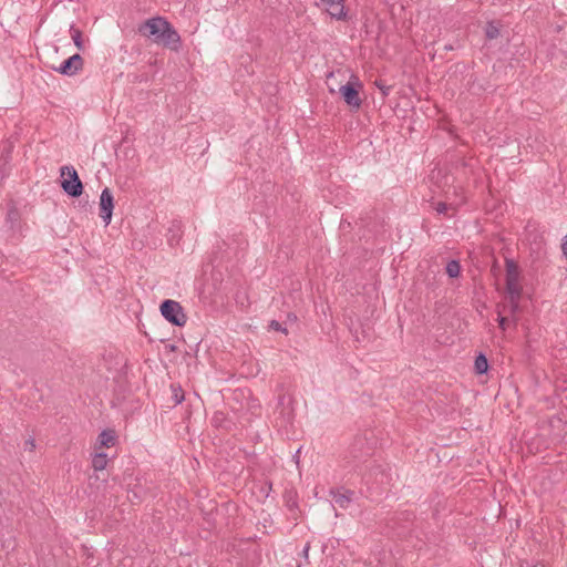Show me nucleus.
<instances>
[{
  "label": "nucleus",
  "instance_id": "1",
  "mask_svg": "<svg viewBox=\"0 0 567 567\" xmlns=\"http://www.w3.org/2000/svg\"><path fill=\"white\" fill-rule=\"evenodd\" d=\"M373 453L372 442L365 437H355L349 447L344 466L369 482L370 476L380 470V466L375 465V460L372 458Z\"/></svg>",
  "mask_w": 567,
  "mask_h": 567
},
{
  "label": "nucleus",
  "instance_id": "26",
  "mask_svg": "<svg viewBox=\"0 0 567 567\" xmlns=\"http://www.w3.org/2000/svg\"><path fill=\"white\" fill-rule=\"evenodd\" d=\"M287 505L290 511H292L295 507H297V502L292 498L291 495H289L287 498Z\"/></svg>",
  "mask_w": 567,
  "mask_h": 567
},
{
  "label": "nucleus",
  "instance_id": "19",
  "mask_svg": "<svg viewBox=\"0 0 567 567\" xmlns=\"http://www.w3.org/2000/svg\"><path fill=\"white\" fill-rule=\"evenodd\" d=\"M70 32H71V37H72V40H73L75 47L79 50H83L84 44H83V40H82V32L79 29H76L74 25L71 27Z\"/></svg>",
  "mask_w": 567,
  "mask_h": 567
},
{
  "label": "nucleus",
  "instance_id": "12",
  "mask_svg": "<svg viewBox=\"0 0 567 567\" xmlns=\"http://www.w3.org/2000/svg\"><path fill=\"white\" fill-rule=\"evenodd\" d=\"M506 268V280L518 281L519 280V268L516 261L513 259L506 258L505 260Z\"/></svg>",
  "mask_w": 567,
  "mask_h": 567
},
{
  "label": "nucleus",
  "instance_id": "21",
  "mask_svg": "<svg viewBox=\"0 0 567 567\" xmlns=\"http://www.w3.org/2000/svg\"><path fill=\"white\" fill-rule=\"evenodd\" d=\"M497 312H498V319H497L498 326L503 331H505L509 319H508V317L502 316L501 306H498Z\"/></svg>",
  "mask_w": 567,
  "mask_h": 567
},
{
  "label": "nucleus",
  "instance_id": "18",
  "mask_svg": "<svg viewBox=\"0 0 567 567\" xmlns=\"http://www.w3.org/2000/svg\"><path fill=\"white\" fill-rule=\"evenodd\" d=\"M485 37L488 40H494L499 37V28L494 22H487L485 27Z\"/></svg>",
  "mask_w": 567,
  "mask_h": 567
},
{
  "label": "nucleus",
  "instance_id": "16",
  "mask_svg": "<svg viewBox=\"0 0 567 567\" xmlns=\"http://www.w3.org/2000/svg\"><path fill=\"white\" fill-rule=\"evenodd\" d=\"M474 368H475L476 373H478V374H483V373L487 372L488 362H487L486 357L483 353H480L475 358Z\"/></svg>",
  "mask_w": 567,
  "mask_h": 567
},
{
  "label": "nucleus",
  "instance_id": "14",
  "mask_svg": "<svg viewBox=\"0 0 567 567\" xmlns=\"http://www.w3.org/2000/svg\"><path fill=\"white\" fill-rule=\"evenodd\" d=\"M99 442L101 446L111 447L116 442V435L113 430H104L99 435Z\"/></svg>",
  "mask_w": 567,
  "mask_h": 567
},
{
  "label": "nucleus",
  "instance_id": "23",
  "mask_svg": "<svg viewBox=\"0 0 567 567\" xmlns=\"http://www.w3.org/2000/svg\"><path fill=\"white\" fill-rule=\"evenodd\" d=\"M435 209L439 214H445L449 209V205L445 203H439Z\"/></svg>",
  "mask_w": 567,
  "mask_h": 567
},
{
  "label": "nucleus",
  "instance_id": "20",
  "mask_svg": "<svg viewBox=\"0 0 567 567\" xmlns=\"http://www.w3.org/2000/svg\"><path fill=\"white\" fill-rule=\"evenodd\" d=\"M173 400L175 404H181L184 401V391L179 385L172 384Z\"/></svg>",
  "mask_w": 567,
  "mask_h": 567
},
{
  "label": "nucleus",
  "instance_id": "24",
  "mask_svg": "<svg viewBox=\"0 0 567 567\" xmlns=\"http://www.w3.org/2000/svg\"><path fill=\"white\" fill-rule=\"evenodd\" d=\"M377 86L382 91L383 96H386L390 91V86L384 85L382 82H375Z\"/></svg>",
  "mask_w": 567,
  "mask_h": 567
},
{
  "label": "nucleus",
  "instance_id": "22",
  "mask_svg": "<svg viewBox=\"0 0 567 567\" xmlns=\"http://www.w3.org/2000/svg\"><path fill=\"white\" fill-rule=\"evenodd\" d=\"M269 328L271 330H275V331H280V332H284L287 334V329L282 327V324L280 322H278L277 320H271L270 321V324H269Z\"/></svg>",
  "mask_w": 567,
  "mask_h": 567
},
{
  "label": "nucleus",
  "instance_id": "25",
  "mask_svg": "<svg viewBox=\"0 0 567 567\" xmlns=\"http://www.w3.org/2000/svg\"><path fill=\"white\" fill-rule=\"evenodd\" d=\"M309 549H310V543L308 542V543L305 545L303 549H302V557L305 558V560H306L307 563H309V561H308V557H309Z\"/></svg>",
  "mask_w": 567,
  "mask_h": 567
},
{
  "label": "nucleus",
  "instance_id": "29",
  "mask_svg": "<svg viewBox=\"0 0 567 567\" xmlns=\"http://www.w3.org/2000/svg\"><path fill=\"white\" fill-rule=\"evenodd\" d=\"M16 215H17L16 212H9L8 218L13 219V216L16 217Z\"/></svg>",
  "mask_w": 567,
  "mask_h": 567
},
{
  "label": "nucleus",
  "instance_id": "11",
  "mask_svg": "<svg viewBox=\"0 0 567 567\" xmlns=\"http://www.w3.org/2000/svg\"><path fill=\"white\" fill-rule=\"evenodd\" d=\"M519 300L520 299H507V302L505 305H503V307L501 309L502 313L503 312L508 313V316L512 318V321L514 322V324L517 323L516 315L520 309Z\"/></svg>",
  "mask_w": 567,
  "mask_h": 567
},
{
  "label": "nucleus",
  "instance_id": "8",
  "mask_svg": "<svg viewBox=\"0 0 567 567\" xmlns=\"http://www.w3.org/2000/svg\"><path fill=\"white\" fill-rule=\"evenodd\" d=\"M83 66V59L82 56L76 53L66 59L61 63L59 68H53L55 71L63 75H74L79 70H81Z\"/></svg>",
  "mask_w": 567,
  "mask_h": 567
},
{
  "label": "nucleus",
  "instance_id": "6",
  "mask_svg": "<svg viewBox=\"0 0 567 567\" xmlns=\"http://www.w3.org/2000/svg\"><path fill=\"white\" fill-rule=\"evenodd\" d=\"M158 44L177 52L181 48V37L174 27L166 20L164 30H162Z\"/></svg>",
  "mask_w": 567,
  "mask_h": 567
},
{
  "label": "nucleus",
  "instance_id": "13",
  "mask_svg": "<svg viewBox=\"0 0 567 567\" xmlns=\"http://www.w3.org/2000/svg\"><path fill=\"white\" fill-rule=\"evenodd\" d=\"M506 299H520L523 288L518 281L506 280Z\"/></svg>",
  "mask_w": 567,
  "mask_h": 567
},
{
  "label": "nucleus",
  "instance_id": "15",
  "mask_svg": "<svg viewBox=\"0 0 567 567\" xmlns=\"http://www.w3.org/2000/svg\"><path fill=\"white\" fill-rule=\"evenodd\" d=\"M107 465V455L105 453H96L92 460V466L95 471H103Z\"/></svg>",
  "mask_w": 567,
  "mask_h": 567
},
{
  "label": "nucleus",
  "instance_id": "27",
  "mask_svg": "<svg viewBox=\"0 0 567 567\" xmlns=\"http://www.w3.org/2000/svg\"><path fill=\"white\" fill-rule=\"evenodd\" d=\"M25 447L32 452L35 449V442L33 439H29L25 441Z\"/></svg>",
  "mask_w": 567,
  "mask_h": 567
},
{
  "label": "nucleus",
  "instance_id": "2",
  "mask_svg": "<svg viewBox=\"0 0 567 567\" xmlns=\"http://www.w3.org/2000/svg\"><path fill=\"white\" fill-rule=\"evenodd\" d=\"M159 310L162 316L172 324L176 327L185 326L187 316L179 302L166 299L161 303Z\"/></svg>",
  "mask_w": 567,
  "mask_h": 567
},
{
  "label": "nucleus",
  "instance_id": "4",
  "mask_svg": "<svg viewBox=\"0 0 567 567\" xmlns=\"http://www.w3.org/2000/svg\"><path fill=\"white\" fill-rule=\"evenodd\" d=\"M165 22L166 19L162 17L147 19L140 24L138 32L146 38H152L153 41L158 44Z\"/></svg>",
  "mask_w": 567,
  "mask_h": 567
},
{
  "label": "nucleus",
  "instance_id": "7",
  "mask_svg": "<svg viewBox=\"0 0 567 567\" xmlns=\"http://www.w3.org/2000/svg\"><path fill=\"white\" fill-rule=\"evenodd\" d=\"M114 209V198L110 188H104L100 196V216L103 219L105 226L111 223L112 214Z\"/></svg>",
  "mask_w": 567,
  "mask_h": 567
},
{
  "label": "nucleus",
  "instance_id": "5",
  "mask_svg": "<svg viewBox=\"0 0 567 567\" xmlns=\"http://www.w3.org/2000/svg\"><path fill=\"white\" fill-rule=\"evenodd\" d=\"M360 86V83L348 82L339 89V92L347 105L355 110H359L362 104V100L359 96Z\"/></svg>",
  "mask_w": 567,
  "mask_h": 567
},
{
  "label": "nucleus",
  "instance_id": "28",
  "mask_svg": "<svg viewBox=\"0 0 567 567\" xmlns=\"http://www.w3.org/2000/svg\"><path fill=\"white\" fill-rule=\"evenodd\" d=\"M299 454H300V449L297 450L296 454H295V458H296V463L298 464L299 462Z\"/></svg>",
  "mask_w": 567,
  "mask_h": 567
},
{
  "label": "nucleus",
  "instance_id": "9",
  "mask_svg": "<svg viewBox=\"0 0 567 567\" xmlns=\"http://www.w3.org/2000/svg\"><path fill=\"white\" fill-rule=\"evenodd\" d=\"M326 10L332 19L339 21H346L348 19L347 11L344 9V0H321Z\"/></svg>",
  "mask_w": 567,
  "mask_h": 567
},
{
  "label": "nucleus",
  "instance_id": "17",
  "mask_svg": "<svg viewBox=\"0 0 567 567\" xmlns=\"http://www.w3.org/2000/svg\"><path fill=\"white\" fill-rule=\"evenodd\" d=\"M461 272V265L457 260H451L446 265V274L451 278H456L460 276Z\"/></svg>",
  "mask_w": 567,
  "mask_h": 567
},
{
  "label": "nucleus",
  "instance_id": "3",
  "mask_svg": "<svg viewBox=\"0 0 567 567\" xmlns=\"http://www.w3.org/2000/svg\"><path fill=\"white\" fill-rule=\"evenodd\" d=\"M61 176L68 175L69 178H64L61 182L62 189L71 197H79L83 193V184L78 175V172L73 166H62L60 169Z\"/></svg>",
  "mask_w": 567,
  "mask_h": 567
},
{
  "label": "nucleus",
  "instance_id": "10",
  "mask_svg": "<svg viewBox=\"0 0 567 567\" xmlns=\"http://www.w3.org/2000/svg\"><path fill=\"white\" fill-rule=\"evenodd\" d=\"M329 494L332 496L334 503L342 509H347L352 503L354 497V491L348 488H331Z\"/></svg>",
  "mask_w": 567,
  "mask_h": 567
}]
</instances>
